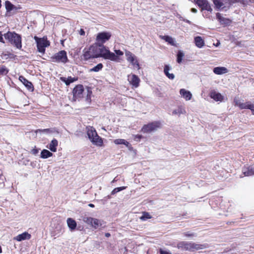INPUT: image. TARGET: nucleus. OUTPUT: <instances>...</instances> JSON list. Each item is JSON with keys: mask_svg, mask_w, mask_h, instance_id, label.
<instances>
[{"mask_svg": "<svg viewBox=\"0 0 254 254\" xmlns=\"http://www.w3.org/2000/svg\"><path fill=\"white\" fill-rule=\"evenodd\" d=\"M4 38L14 48L21 50L22 37L21 36L15 32L8 31L3 34Z\"/></svg>", "mask_w": 254, "mask_h": 254, "instance_id": "nucleus-1", "label": "nucleus"}, {"mask_svg": "<svg viewBox=\"0 0 254 254\" xmlns=\"http://www.w3.org/2000/svg\"><path fill=\"white\" fill-rule=\"evenodd\" d=\"M98 58H103L105 60H109L111 61L119 62L120 59L119 57L115 55L113 52H111L108 48L104 45L98 46Z\"/></svg>", "mask_w": 254, "mask_h": 254, "instance_id": "nucleus-2", "label": "nucleus"}, {"mask_svg": "<svg viewBox=\"0 0 254 254\" xmlns=\"http://www.w3.org/2000/svg\"><path fill=\"white\" fill-rule=\"evenodd\" d=\"M177 247L183 251L194 252L203 249L205 248V246L192 242L181 241L177 244Z\"/></svg>", "mask_w": 254, "mask_h": 254, "instance_id": "nucleus-3", "label": "nucleus"}, {"mask_svg": "<svg viewBox=\"0 0 254 254\" xmlns=\"http://www.w3.org/2000/svg\"><path fill=\"white\" fill-rule=\"evenodd\" d=\"M98 46L95 44L91 45L88 48H85L83 50L82 59L84 61H88L91 59L97 58L98 51Z\"/></svg>", "mask_w": 254, "mask_h": 254, "instance_id": "nucleus-4", "label": "nucleus"}, {"mask_svg": "<svg viewBox=\"0 0 254 254\" xmlns=\"http://www.w3.org/2000/svg\"><path fill=\"white\" fill-rule=\"evenodd\" d=\"M34 39L36 43L37 51L43 55L45 54L46 48L49 47L51 43L50 41L48 40L47 37L45 36L42 38H39L35 36Z\"/></svg>", "mask_w": 254, "mask_h": 254, "instance_id": "nucleus-5", "label": "nucleus"}, {"mask_svg": "<svg viewBox=\"0 0 254 254\" xmlns=\"http://www.w3.org/2000/svg\"><path fill=\"white\" fill-rule=\"evenodd\" d=\"M194 3L197 4L201 11L206 10L207 12H204L203 14L204 17L210 18V14L212 13L213 9L207 0H194Z\"/></svg>", "mask_w": 254, "mask_h": 254, "instance_id": "nucleus-6", "label": "nucleus"}, {"mask_svg": "<svg viewBox=\"0 0 254 254\" xmlns=\"http://www.w3.org/2000/svg\"><path fill=\"white\" fill-rule=\"evenodd\" d=\"M162 124L160 121H154L144 125L141 129V131L144 133H150L156 131L161 128Z\"/></svg>", "mask_w": 254, "mask_h": 254, "instance_id": "nucleus-7", "label": "nucleus"}, {"mask_svg": "<svg viewBox=\"0 0 254 254\" xmlns=\"http://www.w3.org/2000/svg\"><path fill=\"white\" fill-rule=\"evenodd\" d=\"M50 61L52 62L65 64L68 62L67 53L65 51L62 50L51 57Z\"/></svg>", "mask_w": 254, "mask_h": 254, "instance_id": "nucleus-8", "label": "nucleus"}, {"mask_svg": "<svg viewBox=\"0 0 254 254\" xmlns=\"http://www.w3.org/2000/svg\"><path fill=\"white\" fill-rule=\"evenodd\" d=\"M111 36L112 34L110 32H99L96 36L95 44L98 46H103L110 39Z\"/></svg>", "mask_w": 254, "mask_h": 254, "instance_id": "nucleus-9", "label": "nucleus"}, {"mask_svg": "<svg viewBox=\"0 0 254 254\" xmlns=\"http://www.w3.org/2000/svg\"><path fill=\"white\" fill-rule=\"evenodd\" d=\"M234 103L235 106H238L241 110L250 109L252 111V114L254 115V104L251 102L248 101L245 103H241L240 101L235 98Z\"/></svg>", "mask_w": 254, "mask_h": 254, "instance_id": "nucleus-10", "label": "nucleus"}, {"mask_svg": "<svg viewBox=\"0 0 254 254\" xmlns=\"http://www.w3.org/2000/svg\"><path fill=\"white\" fill-rule=\"evenodd\" d=\"M126 56L127 60L134 67V68L139 70L140 69V66L139 62L136 56L129 51L126 52Z\"/></svg>", "mask_w": 254, "mask_h": 254, "instance_id": "nucleus-11", "label": "nucleus"}, {"mask_svg": "<svg viewBox=\"0 0 254 254\" xmlns=\"http://www.w3.org/2000/svg\"><path fill=\"white\" fill-rule=\"evenodd\" d=\"M127 80L132 88H136L140 85V79L138 76L134 74L128 75Z\"/></svg>", "mask_w": 254, "mask_h": 254, "instance_id": "nucleus-12", "label": "nucleus"}, {"mask_svg": "<svg viewBox=\"0 0 254 254\" xmlns=\"http://www.w3.org/2000/svg\"><path fill=\"white\" fill-rule=\"evenodd\" d=\"M84 92L83 86L81 84L76 85L73 89L72 93L73 98L75 99L81 98L83 97Z\"/></svg>", "mask_w": 254, "mask_h": 254, "instance_id": "nucleus-13", "label": "nucleus"}, {"mask_svg": "<svg viewBox=\"0 0 254 254\" xmlns=\"http://www.w3.org/2000/svg\"><path fill=\"white\" fill-rule=\"evenodd\" d=\"M19 80L24 85L28 90L32 91L34 90V86L32 82L28 81L24 76H19Z\"/></svg>", "mask_w": 254, "mask_h": 254, "instance_id": "nucleus-14", "label": "nucleus"}, {"mask_svg": "<svg viewBox=\"0 0 254 254\" xmlns=\"http://www.w3.org/2000/svg\"><path fill=\"white\" fill-rule=\"evenodd\" d=\"M216 17L219 23L222 25H229L232 23L231 19L223 17L221 13L219 12L216 14Z\"/></svg>", "mask_w": 254, "mask_h": 254, "instance_id": "nucleus-15", "label": "nucleus"}, {"mask_svg": "<svg viewBox=\"0 0 254 254\" xmlns=\"http://www.w3.org/2000/svg\"><path fill=\"white\" fill-rule=\"evenodd\" d=\"M31 237V235L27 232H25L21 234L18 235L14 237L13 240L18 242H20L25 240H29Z\"/></svg>", "mask_w": 254, "mask_h": 254, "instance_id": "nucleus-16", "label": "nucleus"}, {"mask_svg": "<svg viewBox=\"0 0 254 254\" xmlns=\"http://www.w3.org/2000/svg\"><path fill=\"white\" fill-rule=\"evenodd\" d=\"M216 9L224 8L227 5L228 0H212Z\"/></svg>", "mask_w": 254, "mask_h": 254, "instance_id": "nucleus-17", "label": "nucleus"}, {"mask_svg": "<svg viewBox=\"0 0 254 254\" xmlns=\"http://www.w3.org/2000/svg\"><path fill=\"white\" fill-rule=\"evenodd\" d=\"M210 97L217 102H222L224 99V97L220 93L216 92L215 90H212L210 92Z\"/></svg>", "mask_w": 254, "mask_h": 254, "instance_id": "nucleus-18", "label": "nucleus"}, {"mask_svg": "<svg viewBox=\"0 0 254 254\" xmlns=\"http://www.w3.org/2000/svg\"><path fill=\"white\" fill-rule=\"evenodd\" d=\"M90 141L93 144L97 146L101 147L104 145L103 139L98 134L93 137Z\"/></svg>", "mask_w": 254, "mask_h": 254, "instance_id": "nucleus-19", "label": "nucleus"}, {"mask_svg": "<svg viewBox=\"0 0 254 254\" xmlns=\"http://www.w3.org/2000/svg\"><path fill=\"white\" fill-rule=\"evenodd\" d=\"M242 172L245 176H251L254 175V167L251 166L244 167L243 168Z\"/></svg>", "mask_w": 254, "mask_h": 254, "instance_id": "nucleus-20", "label": "nucleus"}, {"mask_svg": "<svg viewBox=\"0 0 254 254\" xmlns=\"http://www.w3.org/2000/svg\"><path fill=\"white\" fill-rule=\"evenodd\" d=\"M60 79L65 83L66 85H69L71 83L76 81L78 80L77 77H72L68 76L67 78L64 77H61Z\"/></svg>", "mask_w": 254, "mask_h": 254, "instance_id": "nucleus-21", "label": "nucleus"}, {"mask_svg": "<svg viewBox=\"0 0 254 254\" xmlns=\"http://www.w3.org/2000/svg\"><path fill=\"white\" fill-rule=\"evenodd\" d=\"M97 131L93 127H87V134L90 140L93 138V137L97 135Z\"/></svg>", "mask_w": 254, "mask_h": 254, "instance_id": "nucleus-22", "label": "nucleus"}, {"mask_svg": "<svg viewBox=\"0 0 254 254\" xmlns=\"http://www.w3.org/2000/svg\"><path fill=\"white\" fill-rule=\"evenodd\" d=\"M180 93L186 100H190L192 97L191 93L185 89H180Z\"/></svg>", "mask_w": 254, "mask_h": 254, "instance_id": "nucleus-23", "label": "nucleus"}, {"mask_svg": "<svg viewBox=\"0 0 254 254\" xmlns=\"http://www.w3.org/2000/svg\"><path fill=\"white\" fill-rule=\"evenodd\" d=\"M58 145V140L54 138L50 143L48 148L51 151L55 152L57 151V147Z\"/></svg>", "mask_w": 254, "mask_h": 254, "instance_id": "nucleus-24", "label": "nucleus"}, {"mask_svg": "<svg viewBox=\"0 0 254 254\" xmlns=\"http://www.w3.org/2000/svg\"><path fill=\"white\" fill-rule=\"evenodd\" d=\"M67 224L71 231L74 230L77 226L76 221L71 218H67Z\"/></svg>", "mask_w": 254, "mask_h": 254, "instance_id": "nucleus-25", "label": "nucleus"}, {"mask_svg": "<svg viewBox=\"0 0 254 254\" xmlns=\"http://www.w3.org/2000/svg\"><path fill=\"white\" fill-rule=\"evenodd\" d=\"M213 72L216 74L220 75L227 73L228 69L225 67H216L214 68Z\"/></svg>", "mask_w": 254, "mask_h": 254, "instance_id": "nucleus-26", "label": "nucleus"}, {"mask_svg": "<svg viewBox=\"0 0 254 254\" xmlns=\"http://www.w3.org/2000/svg\"><path fill=\"white\" fill-rule=\"evenodd\" d=\"M195 45L199 48H202L204 45V42L200 36H196L194 38Z\"/></svg>", "mask_w": 254, "mask_h": 254, "instance_id": "nucleus-27", "label": "nucleus"}, {"mask_svg": "<svg viewBox=\"0 0 254 254\" xmlns=\"http://www.w3.org/2000/svg\"><path fill=\"white\" fill-rule=\"evenodd\" d=\"M170 69V67L168 65H165L164 67V72L166 76L169 78L170 79H173L175 78V75L173 73H170L169 72V70Z\"/></svg>", "mask_w": 254, "mask_h": 254, "instance_id": "nucleus-28", "label": "nucleus"}, {"mask_svg": "<svg viewBox=\"0 0 254 254\" xmlns=\"http://www.w3.org/2000/svg\"><path fill=\"white\" fill-rule=\"evenodd\" d=\"M53 153L47 149H43L41 153V157L46 159L52 156Z\"/></svg>", "mask_w": 254, "mask_h": 254, "instance_id": "nucleus-29", "label": "nucleus"}, {"mask_svg": "<svg viewBox=\"0 0 254 254\" xmlns=\"http://www.w3.org/2000/svg\"><path fill=\"white\" fill-rule=\"evenodd\" d=\"M159 37L161 39L165 40L166 42H168L170 44H171L172 45H174L173 39L171 37L168 36V35H164V36L160 35L159 36Z\"/></svg>", "mask_w": 254, "mask_h": 254, "instance_id": "nucleus-30", "label": "nucleus"}, {"mask_svg": "<svg viewBox=\"0 0 254 254\" xmlns=\"http://www.w3.org/2000/svg\"><path fill=\"white\" fill-rule=\"evenodd\" d=\"M186 112L185 111V109L184 108H183L182 106H179L178 107L177 109L174 110L172 114L173 115H181V114H186Z\"/></svg>", "mask_w": 254, "mask_h": 254, "instance_id": "nucleus-31", "label": "nucleus"}, {"mask_svg": "<svg viewBox=\"0 0 254 254\" xmlns=\"http://www.w3.org/2000/svg\"><path fill=\"white\" fill-rule=\"evenodd\" d=\"M114 142L115 144L119 145V144H124L126 145L127 147H128L129 143L127 140L124 139H116L114 140Z\"/></svg>", "mask_w": 254, "mask_h": 254, "instance_id": "nucleus-32", "label": "nucleus"}, {"mask_svg": "<svg viewBox=\"0 0 254 254\" xmlns=\"http://www.w3.org/2000/svg\"><path fill=\"white\" fill-rule=\"evenodd\" d=\"M100 226H101L100 221L97 218H93L92 224L91 227L95 229H96Z\"/></svg>", "mask_w": 254, "mask_h": 254, "instance_id": "nucleus-33", "label": "nucleus"}, {"mask_svg": "<svg viewBox=\"0 0 254 254\" xmlns=\"http://www.w3.org/2000/svg\"><path fill=\"white\" fill-rule=\"evenodd\" d=\"M103 67V65L101 63L98 64L97 65L94 67L91 68L89 71L91 72H98L101 70Z\"/></svg>", "mask_w": 254, "mask_h": 254, "instance_id": "nucleus-34", "label": "nucleus"}, {"mask_svg": "<svg viewBox=\"0 0 254 254\" xmlns=\"http://www.w3.org/2000/svg\"><path fill=\"white\" fill-rule=\"evenodd\" d=\"M151 218L152 216L148 212L144 211L142 212V215L140 217V219L142 221H145L147 219H149Z\"/></svg>", "mask_w": 254, "mask_h": 254, "instance_id": "nucleus-35", "label": "nucleus"}, {"mask_svg": "<svg viewBox=\"0 0 254 254\" xmlns=\"http://www.w3.org/2000/svg\"><path fill=\"white\" fill-rule=\"evenodd\" d=\"M5 6L6 10L7 11H10L14 8V5L12 4L11 2L8 0H6L5 1Z\"/></svg>", "mask_w": 254, "mask_h": 254, "instance_id": "nucleus-36", "label": "nucleus"}, {"mask_svg": "<svg viewBox=\"0 0 254 254\" xmlns=\"http://www.w3.org/2000/svg\"><path fill=\"white\" fill-rule=\"evenodd\" d=\"M8 69L6 68L5 65H0V75H6L8 72Z\"/></svg>", "mask_w": 254, "mask_h": 254, "instance_id": "nucleus-37", "label": "nucleus"}, {"mask_svg": "<svg viewBox=\"0 0 254 254\" xmlns=\"http://www.w3.org/2000/svg\"><path fill=\"white\" fill-rule=\"evenodd\" d=\"M92 220L93 218L91 217L84 216L82 218L83 221L90 226H91L92 224Z\"/></svg>", "mask_w": 254, "mask_h": 254, "instance_id": "nucleus-38", "label": "nucleus"}, {"mask_svg": "<svg viewBox=\"0 0 254 254\" xmlns=\"http://www.w3.org/2000/svg\"><path fill=\"white\" fill-rule=\"evenodd\" d=\"M184 56V54L182 51H179L178 52L177 55V62L178 63L180 64L182 63V59H183V58Z\"/></svg>", "mask_w": 254, "mask_h": 254, "instance_id": "nucleus-39", "label": "nucleus"}, {"mask_svg": "<svg viewBox=\"0 0 254 254\" xmlns=\"http://www.w3.org/2000/svg\"><path fill=\"white\" fill-rule=\"evenodd\" d=\"M127 187L126 186H123L121 187H118L115 188L111 192V194L114 195L116 194V193L123 190H125Z\"/></svg>", "mask_w": 254, "mask_h": 254, "instance_id": "nucleus-40", "label": "nucleus"}, {"mask_svg": "<svg viewBox=\"0 0 254 254\" xmlns=\"http://www.w3.org/2000/svg\"><path fill=\"white\" fill-rule=\"evenodd\" d=\"M227 5H232L234 3L240 2L243 3V0H228Z\"/></svg>", "mask_w": 254, "mask_h": 254, "instance_id": "nucleus-41", "label": "nucleus"}, {"mask_svg": "<svg viewBox=\"0 0 254 254\" xmlns=\"http://www.w3.org/2000/svg\"><path fill=\"white\" fill-rule=\"evenodd\" d=\"M143 137L141 135L136 134L133 135V139L136 141H139Z\"/></svg>", "mask_w": 254, "mask_h": 254, "instance_id": "nucleus-42", "label": "nucleus"}, {"mask_svg": "<svg viewBox=\"0 0 254 254\" xmlns=\"http://www.w3.org/2000/svg\"><path fill=\"white\" fill-rule=\"evenodd\" d=\"M39 152V149L37 148L36 146H35V147L32 149L31 151H30V153L33 155H36V154H37Z\"/></svg>", "mask_w": 254, "mask_h": 254, "instance_id": "nucleus-43", "label": "nucleus"}, {"mask_svg": "<svg viewBox=\"0 0 254 254\" xmlns=\"http://www.w3.org/2000/svg\"><path fill=\"white\" fill-rule=\"evenodd\" d=\"M115 53H116L115 55L119 57V56H123L124 55V53L123 51L120 50H115Z\"/></svg>", "mask_w": 254, "mask_h": 254, "instance_id": "nucleus-44", "label": "nucleus"}, {"mask_svg": "<svg viewBox=\"0 0 254 254\" xmlns=\"http://www.w3.org/2000/svg\"><path fill=\"white\" fill-rule=\"evenodd\" d=\"M183 235L184 236L187 237H193L194 236V234L192 233H190L189 232L184 233Z\"/></svg>", "mask_w": 254, "mask_h": 254, "instance_id": "nucleus-45", "label": "nucleus"}, {"mask_svg": "<svg viewBox=\"0 0 254 254\" xmlns=\"http://www.w3.org/2000/svg\"><path fill=\"white\" fill-rule=\"evenodd\" d=\"M92 94V91L91 89L89 87L87 88V98L90 99V96Z\"/></svg>", "mask_w": 254, "mask_h": 254, "instance_id": "nucleus-46", "label": "nucleus"}, {"mask_svg": "<svg viewBox=\"0 0 254 254\" xmlns=\"http://www.w3.org/2000/svg\"><path fill=\"white\" fill-rule=\"evenodd\" d=\"M39 132H51L52 131L50 128H46L44 129H38L37 131Z\"/></svg>", "mask_w": 254, "mask_h": 254, "instance_id": "nucleus-47", "label": "nucleus"}, {"mask_svg": "<svg viewBox=\"0 0 254 254\" xmlns=\"http://www.w3.org/2000/svg\"><path fill=\"white\" fill-rule=\"evenodd\" d=\"M3 35L1 33V31H0V42L2 43H4V41L3 40Z\"/></svg>", "mask_w": 254, "mask_h": 254, "instance_id": "nucleus-48", "label": "nucleus"}, {"mask_svg": "<svg viewBox=\"0 0 254 254\" xmlns=\"http://www.w3.org/2000/svg\"><path fill=\"white\" fill-rule=\"evenodd\" d=\"M160 254H171L169 253V252H167V251L161 250L160 251Z\"/></svg>", "mask_w": 254, "mask_h": 254, "instance_id": "nucleus-49", "label": "nucleus"}, {"mask_svg": "<svg viewBox=\"0 0 254 254\" xmlns=\"http://www.w3.org/2000/svg\"><path fill=\"white\" fill-rule=\"evenodd\" d=\"M191 11L192 12H193V13H196V12H197V9H195V8H192L191 9Z\"/></svg>", "mask_w": 254, "mask_h": 254, "instance_id": "nucleus-50", "label": "nucleus"}, {"mask_svg": "<svg viewBox=\"0 0 254 254\" xmlns=\"http://www.w3.org/2000/svg\"><path fill=\"white\" fill-rule=\"evenodd\" d=\"M105 235L106 237H109L111 236V234L109 233H106Z\"/></svg>", "mask_w": 254, "mask_h": 254, "instance_id": "nucleus-51", "label": "nucleus"}, {"mask_svg": "<svg viewBox=\"0 0 254 254\" xmlns=\"http://www.w3.org/2000/svg\"><path fill=\"white\" fill-rule=\"evenodd\" d=\"M84 34H85V32L84 31V30L83 29H81L80 30V34L81 35H84Z\"/></svg>", "mask_w": 254, "mask_h": 254, "instance_id": "nucleus-52", "label": "nucleus"}, {"mask_svg": "<svg viewBox=\"0 0 254 254\" xmlns=\"http://www.w3.org/2000/svg\"><path fill=\"white\" fill-rule=\"evenodd\" d=\"M88 206L90 207H94V206H95V205L92 203L89 204Z\"/></svg>", "mask_w": 254, "mask_h": 254, "instance_id": "nucleus-53", "label": "nucleus"}, {"mask_svg": "<svg viewBox=\"0 0 254 254\" xmlns=\"http://www.w3.org/2000/svg\"><path fill=\"white\" fill-rule=\"evenodd\" d=\"M2 248H1V246H0V254L2 253Z\"/></svg>", "mask_w": 254, "mask_h": 254, "instance_id": "nucleus-54", "label": "nucleus"}, {"mask_svg": "<svg viewBox=\"0 0 254 254\" xmlns=\"http://www.w3.org/2000/svg\"><path fill=\"white\" fill-rule=\"evenodd\" d=\"M253 30H254V26H253Z\"/></svg>", "mask_w": 254, "mask_h": 254, "instance_id": "nucleus-55", "label": "nucleus"}]
</instances>
